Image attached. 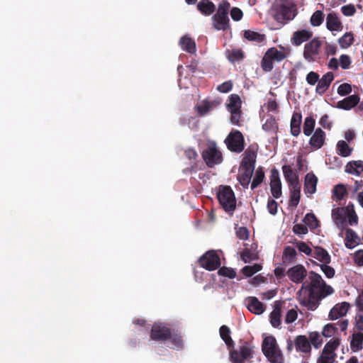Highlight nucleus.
Segmentation results:
<instances>
[{
  "mask_svg": "<svg viewBox=\"0 0 363 363\" xmlns=\"http://www.w3.org/2000/svg\"><path fill=\"white\" fill-rule=\"evenodd\" d=\"M297 252L294 247L292 246H286L284 249L282 255V262L284 265L287 266L295 262Z\"/></svg>",
  "mask_w": 363,
  "mask_h": 363,
  "instance_id": "nucleus-31",
  "label": "nucleus"
},
{
  "mask_svg": "<svg viewBox=\"0 0 363 363\" xmlns=\"http://www.w3.org/2000/svg\"><path fill=\"white\" fill-rule=\"evenodd\" d=\"M243 38L248 41L255 43H262L266 40V36L264 34H262L252 30H245L243 31Z\"/></svg>",
  "mask_w": 363,
  "mask_h": 363,
  "instance_id": "nucleus-29",
  "label": "nucleus"
},
{
  "mask_svg": "<svg viewBox=\"0 0 363 363\" xmlns=\"http://www.w3.org/2000/svg\"><path fill=\"white\" fill-rule=\"evenodd\" d=\"M219 104V102L216 101H203L201 104L197 105L196 106V109L198 112V114L200 116H203L208 112L211 111L214 108H216Z\"/></svg>",
  "mask_w": 363,
  "mask_h": 363,
  "instance_id": "nucleus-32",
  "label": "nucleus"
},
{
  "mask_svg": "<svg viewBox=\"0 0 363 363\" xmlns=\"http://www.w3.org/2000/svg\"><path fill=\"white\" fill-rule=\"evenodd\" d=\"M334 79V75L332 72H328L320 79L315 88V91L318 94H323L329 88L330 84Z\"/></svg>",
  "mask_w": 363,
  "mask_h": 363,
  "instance_id": "nucleus-19",
  "label": "nucleus"
},
{
  "mask_svg": "<svg viewBox=\"0 0 363 363\" xmlns=\"http://www.w3.org/2000/svg\"><path fill=\"white\" fill-rule=\"evenodd\" d=\"M303 222L306 225L309 226L311 228H316L319 225V221L315 217V216L312 213H307L304 218Z\"/></svg>",
  "mask_w": 363,
  "mask_h": 363,
  "instance_id": "nucleus-50",
  "label": "nucleus"
},
{
  "mask_svg": "<svg viewBox=\"0 0 363 363\" xmlns=\"http://www.w3.org/2000/svg\"><path fill=\"white\" fill-rule=\"evenodd\" d=\"M296 245L300 252H303L306 255H310L312 252L311 248L305 242H297Z\"/></svg>",
  "mask_w": 363,
  "mask_h": 363,
  "instance_id": "nucleus-63",
  "label": "nucleus"
},
{
  "mask_svg": "<svg viewBox=\"0 0 363 363\" xmlns=\"http://www.w3.org/2000/svg\"><path fill=\"white\" fill-rule=\"evenodd\" d=\"M218 274L220 276L225 277L229 279H234L237 275L236 272L233 269L227 267L219 268Z\"/></svg>",
  "mask_w": 363,
  "mask_h": 363,
  "instance_id": "nucleus-53",
  "label": "nucleus"
},
{
  "mask_svg": "<svg viewBox=\"0 0 363 363\" xmlns=\"http://www.w3.org/2000/svg\"><path fill=\"white\" fill-rule=\"evenodd\" d=\"M168 340L177 347H182L183 345L182 336L172 330L170 331V337Z\"/></svg>",
  "mask_w": 363,
  "mask_h": 363,
  "instance_id": "nucleus-57",
  "label": "nucleus"
},
{
  "mask_svg": "<svg viewBox=\"0 0 363 363\" xmlns=\"http://www.w3.org/2000/svg\"><path fill=\"white\" fill-rule=\"evenodd\" d=\"M282 171L284 177L288 184L297 179H299L298 174H296V172H294V170L291 168V166L284 164L282 167Z\"/></svg>",
  "mask_w": 363,
  "mask_h": 363,
  "instance_id": "nucleus-42",
  "label": "nucleus"
},
{
  "mask_svg": "<svg viewBox=\"0 0 363 363\" xmlns=\"http://www.w3.org/2000/svg\"><path fill=\"white\" fill-rule=\"evenodd\" d=\"M360 98L357 94L350 95L337 101L336 107L345 111L351 110L358 105Z\"/></svg>",
  "mask_w": 363,
  "mask_h": 363,
  "instance_id": "nucleus-18",
  "label": "nucleus"
},
{
  "mask_svg": "<svg viewBox=\"0 0 363 363\" xmlns=\"http://www.w3.org/2000/svg\"><path fill=\"white\" fill-rule=\"evenodd\" d=\"M302 123V115L301 113L294 112L292 115L290 128L291 134L294 137H298L301 131V125Z\"/></svg>",
  "mask_w": 363,
  "mask_h": 363,
  "instance_id": "nucleus-25",
  "label": "nucleus"
},
{
  "mask_svg": "<svg viewBox=\"0 0 363 363\" xmlns=\"http://www.w3.org/2000/svg\"><path fill=\"white\" fill-rule=\"evenodd\" d=\"M320 269L327 278L331 279L335 276V271L334 268L328 265V264H321Z\"/></svg>",
  "mask_w": 363,
  "mask_h": 363,
  "instance_id": "nucleus-61",
  "label": "nucleus"
},
{
  "mask_svg": "<svg viewBox=\"0 0 363 363\" xmlns=\"http://www.w3.org/2000/svg\"><path fill=\"white\" fill-rule=\"evenodd\" d=\"M225 55L228 60L232 63L241 61L245 57L242 49L228 50L225 52Z\"/></svg>",
  "mask_w": 363,
  "mask_h": 363,
  "instance_id": "nucleus-39",
  "label": "nucleus"
},
{
  "mask_svg": "<svg viewBox=\"0 0 363 363\" xmlns=\"http://www.w3.org/2000/svg\"><path fill=\"white\" fill-rule=\"evenodd\" d=\"M201 157L209 168L215 167L222 163L223 160L222 152L215 141L208 142L206 147L201 152Z\"/></svg>",
  "mask_w": 363,
  "mask_h": 363,
  "instance_id": "nucleus-7",
  "label": "nucleus"
},
{
  "mask_svg": "<svg viewBox=\"0 0 363 363\" xmlns=\"http://www.w3.org/2000/svg\"><path fill=\"white\" fill-rule=\"evenodd\" d=\"M350 308V304L347 302H342L340 304H336L329 313L330 320H336L345 315Z\"/></svg>",
  "mask_w": 363,
  "mask_h": 363,
  "instance_id": "nucleus-23",
  "label": "nucleus"
},
{
  "mask_svg": "<svg viewBox=\"0 0 363 363\" xmlns=\"http://www.w3.org/2000/svg\"><path fill=\"white\" fill-rule=\"evenodd\" d=\"M270 179V190L272 196L274 199H279L282 195L281 182L279 177V172L275 167L271 170Z\"/></svg>",
  "mask_w": 363,
  "mask_h": 363,
  "instance_id": "nucleus-14",
  "label": "nucleus"
},
{
  "mask_svg": "<svg viewBox=\"0 0 363 363\" xmlns=\"http://www.w3.org/2000/svg\"><path fill=\"white\" fill-rule=\"evenodd\" d=\"M301 199V191H290L289 206L297 207Z\"/></svg>",
  "mask_w": 363,
  "mask_h": 363,
  "instance_id": "nucleus-58",
  "label": "nucleus"
},
{
  "mask_svg": "<svg viewBox=\"0 0 363 363\" xmlns=\"http://www.w3.org/2000/svg\"><path fill=\"white\" fill-rule=\"evenodd\" d=\"M322 45L323 42L318 37L307 42L303 48V56L304 59L310 62L315 61L320 52Z\"/></svg>",
  "mask_w": 363,
  "mask_h": 363,
  "instance_id": "nucleus-11",
  "label": "nucleus"
},
{
  "mask_svg": "<svg viewBox=\"0 0 363 363\" xmlns=\"http://www.w3.org/2000/svg\"><path fill=\"white\" fill-rule=\"evenodd\" d=\"M318 178L313 173H308L305 176L304 191L306 194H313L316 191Z\"/></svg>",
  "mask_w": 363,
  "mask_h": 363,
  "instance_id": "nucleus-24",
  "label": "nucleus"
},
{
  "mask_svg": "<svg viewBox=\"0 0 363 363\" xmlns=\"http://www.w3.org/2000/svg\"><path fill=\"white\" fill-rule=\"evenodd\" d=\"M200 267L208 271H213L218 269L221 264L220 258L215 250H208L199 259Z\"/></svg>",
  "mask_w": 363,
  "mask_h": 363,
  "instance_id": "nucleus-10",
  "label": "nucleus"
},
{
  "mask_svg": "<svg viewBox=\"0 0 363 363\" xmlns=\"http://www.w3.org/2000/svg\"><path fill=\"white\" fill-rule=\"evenodd\" d=\"M281 311L279 306H275L270 313V323L274 328H279L281 325Z\"/></svg>",
  "mask_w": 363,
  "mask_h": 363,
  "instance_id": "nucleus-44",
  "label": "nucleus"
},
{
  "mask_svg": "<svg viewBox=\"0 0 363 363\" xmlns=\"http://www.w3.org/2000/svg\"><path fill=\"white\" fill-rule=\"evenodd\" d=\"M262 350L271 363H284V355L274 336L269 335L264 338Z\"/></svg>",
  "mask_w": 363,
  "mask_h": 363,
  "instance_id": "nucleus-4",
  "label": "nucleus"
},
{
  "mask_svg": "<svg viewBox=\"0 0 363 363\" xmlns=\"http://www.w3.org/2000/svg\"><path fill=\"white\" fill-rule=\"evenodd\" d=\"M230 113V123L233 125L241 126L243 121L242 111H231Z\"/></svg>",
  "mask_w": 363,
  "mask_h": 363,
  "instance_id": "nucleus-52",
  "label": "nucleus"
},
{
  "mask_svg": "<svg viewBox=\"0 0 363 363\" xmlns=\"http://www.w3.org/2000/svg\"><path fill=\"white\" fill-rule=\"evenodd\" d=\"M310 282H303L298 291V301L308 310L314 311L320 304V301L331 295L334 289L328 285L322 277L313 271L310 272Z\"/></svg>",
  "mask_w": 363,
  "mask_h": 363,
  "instance_id": "nucleus-1",
  "label": "nucleus"
},
{
  "mask_svg": "<svg viewBox=\"0 0 363 363\" xmlns=\"http://www.w3.org/2000/svg\"><path fill=\"white\" fill-rule=\"evenodd\" d=\"M272 11L274 20L281 23L292 21L298 13L294 0H275Z\"/></svg>",
  "mask_w": 363,
  "mask_h": 363,
  "instance_id": "nucleus-2",
  "label": "nucleus"
},
{
  "mask_svg": "<svg viewBox=\"0 0 363 363\" xmlns=\"http://www.w3.org/2000/svg\"><path fill=\"white\" fill-rule=\"evenodd\" d=\"M264 177V168L259 167L255 172V177L251 183V189H255L260 185L263 182Z\"/></svg>",
  "mask_w": 363,
  "mask_h": 363,
  "instance_id": "nucleus-45",
  "label": "nucleus"
},
{
  "mask_svg": "<svg viewBox=\"0 0 363 363\" xmlns=\"http://www.w3.org/2000/svg\"><path fill=\"white\" fill-rule=\"evenodd\" d=\"M294 342L296 351L297 352L305 354L307 356L311 355L312 347L308 337L303 335H297L294 338Z\"/></svg>",
  "mask_w": 363,
  "mask_h": 363,
  "instance_id": "nucleus-16",
  "label": "nucleus"
},
{
  "mask_svg": "<svg viewBox=\"0 0 363 363\" xmlns=\"http://www.w3.org/2000/svg\"><path fill=\"white\" fill-rule=\"evenodd\" d=\"M325 132L320 128H318L310 138L309 144L311 147L315 150H318L323 146L325 143Z\"/></svg>",
  "mask_w": 363,
  "mask_h": 363,
  "instance_id": "nucleus-21",
  "label": "nucleus"
},
{
  "mask_svg": "<svg viewBox=\"0 0 363 363\" xmlns=\"http://www.w3.org/2000/svg\"><path fill=\"white\" fill-rule=\"evenodd\" d=\"M297 311L296 309L292 308L287 311L285 315L284 321L287 324L292 323L297 319Z\"/></svg>",
  "mask_w": 363,
  "mask_h": 363,
  "instance_id": "nucleus-60",
  "label": "nucleus"
},
{
  "mask_svg": "<svg viewBox=\"0 0 363 363\" xmlns=\"http://www.w3.org/2000/svg\"><path fill=\"white\" fill-rule=\"evenodd\" d=\"M220 336L225 343L228 350L234 347L235 342L230 336V330L227 325H222L219 329Z\"/></svg>",
  "mask_w": 363,
  "mask_h": 363,
  "instance_id": "nucleus-35",
  "label": "nucleus"
},
{
  "mask_svg": "<svg viewBox=\"0 0 363 363\" xmlns=\"http://www.w3.org/2000/svg\"><path fill=\"white\" fill-rule=\"evenodd\" d=\"M353 42H354V35H353L352 33H351V32L345 33L338 40L340 46L343 49L348 48L350 46H351L353 44Z\"/></svg>",
  "mask_w": 363,
  "mask_h": 363,
  "instance_id": "nucleus-46",
  "label": "nucleus"
},
{
  "mask_svg": "<svg viewBox=\"0 0 363 363\" xmlns=\"http://www.w3.org/2000/svg\"><path fill=\"white\" fill-rule=\"evenodd\" d=\"M313 33L310 30L301 29L294 32L291 38V43L294 46H299L303 43L311 40Z\"/></svg>",
  "mask_w": 363,
  "mask_h": 363,
  "instance_id": "nucleus-17",
  "label": "nucleus"
},
{
  "mask_svg": "<svg viewBox=\"0 0 363 363\" xmlns=\"http://www.w3.org/2000/svg\"><path fill=\"white\" fill-rule=\"evenodd\" d=\"M217 198L224 211L232 216L236 208L235 196L232 188L230 186L220 185Z\"/></svg>",
  "mask_w": 363,
  "mask_h": 363,
  "instance_id": "nucleus-5",
  "label": "nucleus"
},
{
  "mask_svg": "<svg viewBox=\"0 0 363 363\" xmlns=\"http://www.w3.org/2000/svg\"><path fill=\"white\" fill-rule=\"evenodd\" d=\"M230 4L226 0H223L218 5L216 14L212 17L214 28L218 30H225L229 28L228 11Z\"/></svg>",
  "mask_w": 363,
  "mask_h": 363,
  "instance_id": "nucleus-8",
  "label": "nucleus"
},
{
  "mask_svg": "<svg viewBox=\"0 0 363 363\" xmlns=\"http://www.w3.org/2000/svg\"><path fill=\"white\" fill-rule=\"evenodd\" d=\"M256 158L257 152L250 147L244 152L240 166L249 168L252 167L255 169Z\"/></svg>",
  "mask_w": 363,
  "mask_h": 363,
  "instance_id": "nucleus-22",
  "label": "nucleus"
},
{
  "mask_svg": "<svg viewBox=\"0 0 363 363\" xmlns=\"http://www.w3.org/2000/svg\"><path fill=\"white\" fill-rule=\"evenodd\" d=\"M326 27L331 31H340L343 26L335 13H330L326 18Z\"/></svg>",
  "mask_w": 363,
  "mask_h": 363,
  "instance_id": "nucleus-26",
  "label": "nucleus"
},
{
  "mask_svg": "<svg viewBox=\"0 0 363 363\" xmlns=\"http://www.w3.org/2000/svg\"><path fill=\"white\" fill-rule=\"evenodd\" d=\"M171 329L163 323H155L150 331V338L155 341H166L170 337Z\"/></svg>",
  "mask_w": 363,
  "mask_h": 363,
  "instance_id": "nucleus-12",
  "label": "nucleus"
},
{
  "mask_svg": "<svg viewBox=\"0 0 363 363\" xmlns=\"http://www.w3.org/2000/svg\"><path fill=\"white\" fill-rule=\"evenodd\" d=\"M337 330L335 323H328L323 327L322 335L325 337H332Z\"/></svg>",
  "mask_w": 363,
  "mask_h": 363,
  "instance_id": "nucleus-55",
  "label": "nucleus"
},
{
  "mask_svg": "<svg viewBox=\"0 0 363 363\" xmlns=\"http://www.w3.org/2000/svg\"><path fill=\"white\" fill-rule=\"evenodd\" d=\"M314 257L325 264H329L331 260L330 255L328 251L321 247L315 248Z\"/></svg>",
  "mask_w": 363,
  "mask_h": 363,
  "instance_id": "nucleus-41",
  "label": "nucleus"
},
{
  "mask_svg": "<svg viewBox=\"0 0 363 363\" xmlns=\"http://www.w3.org/2000/svg\"><path fill=\"white\" fill-rule=\"evenodd\" d=\"M280 50L276 47L269 48L261 60V67L264 72H269L274 69V62H281L289 57L291 49L279 45Z\"/></svg>",
  "mask_w": 363,
  "mask_h": 363,
  "instance_id": "nucleus-3",
  "label": "nucleus"
},
{
  "mask_svg": "<svg viewBox=\"0 0 363 363\" xmlns=\"http://www.w3.org/2000/svg\"><path fill=\"white\" fill-rule=\"evenodd\" d=\"M319 77L320 76L317 72L311 71L306 75V79L308 84L313 86L318 83Z\"/></svg>",
  "mask_w": 363,
  "mask_h": 363,
  "instance_id": "nucleus-62",
  "label": "nucleus"
},
{
  "mask_svg": "<svg viewBox=\"0 0 363 363\" xmlns=\"http://www.w3.org/2000/svg\"><path fill=\"white\" fill-rule=\"evenodd\" d=\"M359 238L357 234L351 228L346 229L345 245L348 249H353L359 242Z\"/></svg>",
  "mask_w": 363,
  "mask_h": 363,
  "instance_id": "nucleus-27",
  "label": "nucleus"
},
{
  "mask_svg": "<svg viewBox=\"0 0 363 363\" xmlns=\"http://www.w3.org/2000/svg\"><path fill=\"white\" fill-rule=\"evenodd\" d=\"M197 9L203 15L210 16L216 11V6L210 0H201L197 4Z\"/></svg>",
  "mask_w": 363,
  "mask_h": 363,
  "instance_id": "nucleus-28",
  "label": "nucleus"
},
{
  "mask_svg": "<svg viewBox=\"0 0 363 363\" xmlns=\"http://www.w3.org/2000/svg\"><path fill=\"white\" fill-rule=\"evenodd\" d=\"M348 209L347 218H348L349 224L350 225H357L358 223V217L354 209V205L350 203V207Z\"/></svg>",
  "mask_w": 363,
  "mask_h": 363,
  "instance_id": "nucleus-54",
  "label": "nucleus"
},
{
  "mask_svg": "<svg viewBox=\"0 0 363 363\" xmlns=\"http://www.w3.org/2000/svg\"><path fill=\"white\" fill-rule=\"evenodd\" d=\"M262 267V265L259 264H255L252 266L247 265L242 269L241 272L245 277H250L260 271Z\"/></svg>",
  "mask_w": 363,
  "mask_h": 363,
  "instance_id": "nucleus-48",
  "label": "nucleus"
},
{
  "mask_svg": "<svg viewBox=\"0 0 363 363\" xmlns=\"http://www.w3.org/2000/svg\"><path fill=\"white\" fill-rule=\"evenodd\" d=\"M247 308L252 313H254L257 315H260L264 311L265 306L262 302H260L258 300L257 298L250 297L249 298Z\"/></svg>",
  "mask_w": 363,
  "mask_h": 363,
  "instance_id": "nucleus-34",
  "label": "nucleus"
},
{
  "mask_svg": "<svg viewBox=\"0 0 363 363\" xmlns=\"http://www.w3.org/2000/svg\"><path fill=\"white\" fill-rule=\"evenodd\" d=\"M347 194L346 186L342 184L335 185L333 189V196H334L337 201L343 199Z\"/></svg>",
  "mask_w": 363,
  "mask_h": 363,
  "instance_id": "nucleus-47",
  "label": "nucleus"
},
{
  "mask_svg": "<svg viewBox=\"0 0 363 363\" xmlns=\"http://www.w3.org/2000/svg\"><path fill=\"white\" fill-rule=\"evenodd\" d=\"M345 171L350 174L359 176L363 173V161H352L347 164Z\"/></svg>",
  "mask_w": 363,
  "mask_h": 363,
  "instance_id": "nucleus-37",
  "label": "nucleus"
},
{
  "mask_svg": "<svg viewBox=\"0 0 363 363\" xmlns=\"http://www.w3.org/2000/svg\"><path fill=\"white\" fill-rule=\"evenodd\" d=\"M225 143L228 149L233 152L240 153L245 149L243 135L238 130H233L228 135Z\"/></svg>",
  "mask_w": 363,
  "mask_h": 363,
  "instance_id": "nucleus-9",
  "label": "nucleus"
},
{
  "mask_svg": "<svg viewBox=\"0 0 363 363\" xmlns=\"http://www.w3.org/2000/svg\"><path fill=\"white\" fill-rule=\"evenodd\" d=\"M230 359L233 363H245L254 355V347L247 341H243L238 349H229Z\"/></svg>",
  "mask_w": 363,
  "mask_h": 363,
  "instance_id": "nucleus-6",
  "label": "nucleus"
},
{
  "mask_svg": "<svg viewBox=\"0 0 363 363\" xmlns=\"http://www.w3.org/2000/svg\"><path fill=\"white\" fill-rule=\"evenodd\" d=\"M324 19V15L322 11H315L311 17L310 23L313 26H319L322 24Z\"/></svg>",
  "mask_w": 363,
  "mask_h": 363,
  "instance_id": "nucleus-51",
  "label": "nucleus"
},
{
  "mask_svg": "<svg viewBox=\"0 0 363 363\" xmlns=\"http://www.w3.org/2000/svg\"><path fill=\"white\" fill-rule=\"evenodd\" d=\"M336 148L337 154L343 157H349L353 151V148L350 147L345 140H339Z\"/></svg>",
  "mask_w": 363,
  "mask_h": 363,
  "instance_id": "nucleus-40",
  "label": "nucleus"
},
{
  "mask_svg": "<svg viewBox=\"0 0 363 363\" xmlns=\"http://www.w3.org/2000/svg\"><path fill=\"white\" fill-rule=\"evenodd\" d=\"M262 128L266 131H275L277 129V124L274 117L267 118L263 124Z\"/></svg>",
  "mask_w": 363,
  "mask_h": 363,
  "instance_id": "nucleus-56",
  "label": "nucleus"
},
{
  "mask_svg": "<svg viewBox=\"0 0 363 363\" xmlns=\"http://www.w3.org/2000/svg\"><path fill=\"white\" fill-rule=\"evenodd\" d=\"M308 338L311 342V346L313 345L316 349L319 348L323 343L322 337L318 332L310 333Z\"/></svg>",
  "mask_w": 363,
  "mask_h": 363,
  "instance_id": "nucleus-49",
  "label": "nucleus"
},
{
  "mask_svg": "<svg viewBox=\"0 0 363 363\" xmlns=\"http://www.w3.org/2000/svg\"><path fill=\"white\" fill-rule=\"evenodd\" d=\"M227 110L229 112L241 110L242 101L240 96L236 94H232L228 96Z\"/></svg>",
  "mask_w": 363,
  "mask_h": 363,
  "instance_id": "nucleus-36",
  "label": "nucleus"
},
{
  "mask_svg": "<svg viewBox=\"0 0 363 363\" xmlns=\"http://www.w3.org/2000/svg\"><path fill=\"white\" fill-rule=\"evenodd\" d=\"M335 357L334 355L330 356L324 353H321L317 359V363H334Z\"/></svg>",
  "mask_w": 363,
  "mask_h": 363,
  "instance_id": "nucleus-64",
  "label": "nucleus"
},
{
  "mask_svg": "<svg viewBox=\"0 0 363 363\" xmlns=\"http://www.w3.org/2000/svg\"><path fill=\"white\" fill-rule=\"evenodd\" d=\"M350 348L353 352H357L363 348V333H354L350 341Z\"/></svg>",
  "mask_w": 363,
  "mask_h": 363,
  "instance_id": "nucleus-30",
  "label": "nucleus"
},
{
  "mask_svg": "<svg viewBox=\"0 0 363 363\" xmlns=\"http://www.w3.org/2000/svg\"><path fill=\"white\" fill-rule=\"evenodd\" d=\"M350 207V203L345 208L337 207L332 210V219L340 229L343 230L347 225L346 218Z\"/></svg>",
  "mask_w": 363,
  "mask_h": 363,
  "instance_id": "nucleus-13",
  "label": "nucleus"
},
{
  "mask_svg": "<svg viewBox=\"0 0 363 363\" xmlns=\"http://www.w3.org/2000/svg\"><path fill=\"white\" fill-rule=\"evenodd\" d=\"M290 280L294 283H302L307 276V271L302 264H297L289 269L286 272Z\"/></svg>",
  "mask_w": 363,
  "mask_h": 363,
  "instance_id": "nucleus-15",
  "label": "nucleus"
},
{
  "mask_svg": "<svg viewBox=\"0 0 363 363\" xmlns=\"http://www.w3.org/2000/svg\"><path fill=\"white\" fill-rule=\"evenodd\" d=\"M352 92V86L350 84L344 83L337 88V94L342 96H347Z\"/></svg>",
  "mask_w": 363,
  "mask_h": 363,
  "instance_id": "nucleus-59",
  "label": "nucleus"
},
{
  "mask_svg": "<svg viewBox=\"0 0 363 363\" xmlns=\"http://www.w3.org/2000/svg\"><path fill=\"white\" fill-rule=\"evenodd\" d=\"M315 125V120L311 116H308L305 118L303 123V131L305 135L309 136L312 134L314 130Z\"/></svg>",
  "mask_w": 363,
  "mask_h": 363,
  "instance_id": "nucleus-43",
  "label": "nucleus"
},
{
  "mask_svg": "<svg viewBox=\"0 0 363 363\" xmlns=\"http://www.w3.org/2000/svg\"><path fill=\"white\" fill-rule=\"evenodd\" d=\"M340 344V340L339 338H333L330 340L326 345L324 346L322 353H324L327 355L333 356L336 357V354L335 353V350L338 347Z\"/></svg>",
  "mask_w": 363,
  "mask_h": 363,
  "instance_id": "nucleus-38",
  "label": "nucleus"
},
{
  "mask_svg": "<svg viewBox=\"0 0 363 363\" xmlns=\"http://www.w3.org/2000/svg\"><path fill=\"white\" fill-rule=\"evenodd\" d=\"M255 169L240 166L238 180L244 188H248Z\"/></svg>",
  "mask_w": 363,
  "mask_h": 363,
  "instance_id": "nucleus-20",
  "label": "nucleus"
},
{
  "mask_svg": "<svg viewBox=\"0 0 363 363\" xmlns=\"http://www.w3.org/2000/svg\"><path fill=\"white\" fill-rule=\"evenodd\" d=\"M179 45L183 50L189 53L194 54L196 51L195 41L186 35L181 38Z\"/></svg>",
  "mask_w": 363,
  "mask_h": 363,
  "instance_id": "nucleus-33",
  "label": "nucleus"
}]
</instances>
